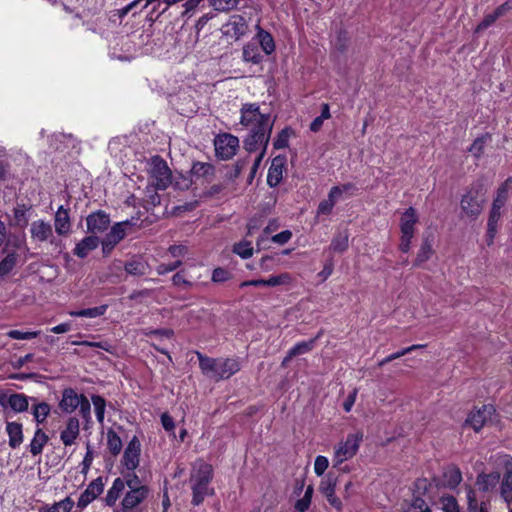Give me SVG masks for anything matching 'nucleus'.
I'll return each mask as SVG.
<instances>
[{
    "instance_id": "obj_48",
    "label": "nucleus",
    "mask_w": 512,
    "mask_h": 512,
    "mask_svg": "<svg viewBox=\"0 0 512 512\" xmlns=\"http://www.w3.org/2000/svg\"><path fill=\"white\" fill-rule=\"evenodd\" d=\"M17 256L15 253L8 254L1 262H0V276H5L12 271L14 266L16 265Z\"/></svg>"
},
{
    "instance_id": "obj_25",
    "label": "nucleus",
    "mask_w": 512,
    "mask_h": 512,
    "mask_svg": "<svg viewBox=\"0 0 512 512\" xmlns=\"http://www.w3.org/2000/svg\"><path fill=\"white\" fill-rule=\"evenodd\" d=\"M99 245V238L96 236H87L83 238L74 248V254L79 258H85L91 251Z\"/></svg>"
},
{
    "instance_id": "obj_54",
    "label": "nucleus",
    "mask_w": 512,
    "mask_h": 512,
    "mask_svg": "<svg viewBox=\"0 0 512 512\" xmlns=\"http://www.w3.org/2000/svg\"><path fill=\"white\" fill-rule=\"evenodd\" d=\"M404 512H431L427 503L421 499L416 498L405 510Z\"/></svg>"
},
{
    "instance_id": "obj_18",
    "label": "nucleus",
    "mask_w": 512,
    "mask_h": 512,
    "mask_svg": "<svg viewBox=\"0 0 512 512\" xmlns=\"http://www.w3.org/2000/svg\"><path fill=\"white\" fill-rule=\"evenodd\" d=\"M286 164V157L278 155L273 158L271 166L268 170L267 184L270 187H276L282 180L283 170Z\"/></svg>"
},
{
    "instance_id": "obj_62",
    "label": "nucleus",
    "mask_w": 512,
    "mask_h": 512,
    "mask_svg": "<svg viewBox=\"0 0 512 512\" xmlns=\"http://www.w3.org/2000/svg\"><path fill=\"white\" fill-rule=\"evenodd\" d=\"M230 276V273L223 269V268H216L213 270L212 273V281L213 282H224L226 281Z\"/></svg>"
},
{
    "instance_id": "obj_24",
    "label": "nucleus",
    "mask_w": 512,
    "mask_h": 512,
    "mask_svg": "<svg viewBox=\"0 0 512 512\" xmlns=\"http://www.w3.org/2000/svg\"><path fill=\"white\" fill-rule=\"evenodd\" d=\"M191 174L197 179L211 181L215 175V167L208 162H194L191 168Z\"/></svg>"
},
{
    "instance_id": "obj_10",
    "label": "nucleus",
    "mask_w": 512,
    "mask_h": 512,
    "mask_svg": "<svg viewBox=\"0 0 512 512\" xmlns=\"http://www.w3.org/2000/svg\"><path fill=\"white\" fill-rule=\"evenodd\" d=\"M30 236L35 242L43 243L49 241L51 244H56L52 225L43 219L31 223Z\"/></svg>"
},
{
    "instance_id": "obj_30",
    "label": "nucleus",
    "mask_w": 512,
    "mask_h": 512,
    "mask_svg": "<svg viewBox=\"0 0 512 512\" xmlns=\"http://www.w3.org/2000/svg\"><path fill=\"white\" fill-rule=\"evenodd\" d=\"M500 496L510 506L512 502V469H507L500 483Z\"/></svg>"
},
{
    "instance_id": "obj_26",
    "label": "nucleus",
    "mask_w": 512,
    "mask_h": 512,
    "mask_svg": "<svg viewBox=\"0 0 512 512\" xmlns=\"http://www.w3.org/2000/svg\"><path fill=\"white\" fill-rule=\"evenodd\" d=\"M500 478L501 476L499 472H491L488 474L481 473L476 479V484L479 486L481 491L488 492L496 487L500 481Z\"/></svg>"
},
{
    "instance_id": "obj_22",
    "label": "nucleus",
    "mask_w": 512,
    "mask_h": 512,
    "mask_svg": "<svg viewBox=\"0 0 512 512\" xmlns=\"http://www.w3.org/2000/svg\"><path fill=\"white\" fill-rule=\"evenodd\" d=\"M225 27L227 34L232 35L235 38H239L246 33L247 23L242 15L235 14L229 18Z\"/></svg>"
},
{
    "instance_id": "obj_32",
    "label": "nucleus",
    "mask_w": 512,
    "mask_h": 512,
    "mask_svg": "<svg viewBox=\"0 0 512 512\" xmlns=\"http://www.w3.org/2000/svg\"><path fill=\"white\" fill-rule=\"evenodd\" d=\"M48 440H49V438L46 435V433L41 428H38L35 431L34 437L32 438V440L29 444L30 453L33 456L41 454L42 450H43L44 446L47 444Z\"/></svg>"
},
{
    "instance_id": "obj_9",
    "label": "nucleus",
    "mask_w": 512,
    "mask_h": 512,
    "mask_svg": "<svg viewBox=\"0 0 512 512\" xmlns=\"http://www.w3.org/2000/svg\"><path fill=\"white\" fill-rule=\"evenodd\" d=\"M147 486H140L129 490L121 502V508L116 512H141L140 504L148 497Z\"/></svg>"
},
{
    "instance_id": "obj_23",
    "label": "nucleus",
    "mask_w": 512,
    "mask_h": 512,
    "mask_svg": "<svg viewBox=\"0 0 512 512\" xmlns=\"http://www.w3.org/2000/svg\"><path fill=\"white\" fill-rule=\"evenodd\" d=\"M6 432L9 437L8 444L12 449L18 448L24 440L22 424L18 422H7Z\"/></svg>"
},
{
    "instance_id": "obj_51",
    "label": "nucleus",
    "mask_w": 512,
    "mask_h": 512,
    "mask_svg": "<svg viewBox=\"0 0 512 512\" xmlns=\"http://www.w3.org/2000/svg\"><path fill=\"white\" fill-rule=\"evenodd\" d=\"M431 254H432L431 245L427 241H425L421 245V247L417 253V257L415 259V265L418 266V265H421L422 263H424L425 261H427L430 258Z\"/></svg>"
},
{
    "instance_id": "obj_15",
    "label": "nucleus",
    "mask_w": 512,
    "mask_h": 512,
    "mask_svg": "<svg viewBox=\"0 0 512 512\" xmlns=\"http://www.w3.org/2000/svg\"><path fill=\"white\" fill-rule=\"evenodd\" d=\"M55 232L59 236H68L71 233L72 222L69 209L63 205L59 206L54 216Z\"/></svg>"
},
{
    "instance_id": "obj_58",
    "label": "nucleus",
    "mask_w": 512,
    "mask_h": 512,
    "mask_svg": "<svg viewBox=\"0 0 512 512\" xmlns=\"http://www.w3.org/2000/svg\"><path fill=\"white\" fill-rule=\"evenodd\" d=\"M498 18L496 17L495 13H489L484 16L482 21L477 25L476 31H483L486 30L488 27L493 25Z\"/></svg>"
},
{
    "instance_id": "obj_37",
    "label": "nucleus",
    "mask_w": 512,
    "mask_h": 512,
    "mask_svg": "<svg viewBox=\"0 0 512 512\" xmlns=\"http://www.w3.org/2000/svg\"><path fill=\"white\" fill-rule=\"evenodd\" d=\"M122 440L119 435L112 429L107 431V447L114 456L118 455L122 450Z\"/></svg>"
},
{
    "instance_id": "obj_29",
    "label": "nucleus",
    "mask_w": 512,
    "mask_h": 512,
    "mask_svg": "<svg viewBox=\"0 0 512 512\" xmlns=\"http://www.w3.org/2000/svg\"><path fill=\"white\" fill-rule=\"evenodd\" d=\"M323 335V331H319L317 335L307 341H301L297 344H295L290 350H289V357H295L298 355H302L305 353H308L313 350L315 347L316 341Z\"/></svg>"
},
{
    "instance_id": "obj_4",
    "label": "nucleus",
    "mask_w": 512,
    "mask_h": 512,
    "mask_svg": "<svg viewBox=\"0 0 512 512\" xmlns=\"http://www.w3.org/2000/svg\"><path fill=\"white\" fill-rule=\"evenodd\" d=\"M149 174L156 190H165L172 183L171 170L167 162L160 156L152 157Z\"/></svg>"
},
{
    "instance_id": "obj_16",
    "label": "nucleus",
    "mask_w": 512,
    "mask_h": 512,
    "mask_svg": "<svg viewBox=\"0 0 512 512\" xmlns=\"http://www.w3.org/2000/svg\"><path fill=\"white\" fill-rule=\"evenodd\" d=\"M336 489V478L328 475L324 478L319 486L320 492L326 497L329 504L334 507L337 511L342 509L341 500L335 495Z\"/></svg>"
},
{
    "instance_id": "obj_52",
    "label": "nucleus",
    "mask_w": 512,
    "mask_h": 512,
    "mask_svg": "<svg viewBox=\"0 0 512 512\" xmlns=\"http://www.w3.org/2000/svg\"><path fill=\"white\" fill-rule=\"evenodd\" d=\"M291 135V130L289 128H284L281 130V132L277 135L273 146L275 149H283L288 147L289 138Z\"/></svg>"
},
{
    "instance_id": "obj_38",
    "label": "nucleus",
    "mask_w": 512,
    "mask_h": 512,
    "mask_svg": "<svg viewBox=\"0 0 512 512\" xmlns=\"http://www.w3.org/2000/svg\"><path fill=\"white\" fill-rule=\"evenodd\" d=\"M293 282V277L290 273L284 272L278 275H272L268 279H266V284L268 287H277V286H289Z\"/></svg>"
},
{
    "instance_id": "obj_56",
    "label": "nucleus",
    "mask_w": 512,
    "mask_h": 512,
    "mask_svg": "<svg viewBox=\"0 0 512 512\" xmlns=\"http://www.w3.org/2000/svg\"><path fill=\"white\" fill-rule=\"evenodd\" d=\"M329 466V461L325 456H317L314 462V472L317 476H321L324 474L326 469Z\"/></svg>"
},
{
    "instance_id": "obj_44",
    "label": "nucleus",
    "mask_w": 512,
    "mask_h": 512,
    "mask_svg": "<svg viewBox=\"0 0 512 512\" xmlns=\"http://www.w3.org/2000/svg\"><path fill=\"white\" fill-rule=\"evenodd\" d=\"M238 0H209V5L218 12H228L236 8Z\"/></svg>"
},
{
    "instance_id": "obj_28",
    "label": "nucleus",
    "mask_w": 512,
    "mask_h": 512,
    "mask_svg": "<svg viewBox=\"0 0 512 512\" xmlns=\"http://www.w3.org/2000/svg\"><path fill=\"white\" fill-rule=\"evenodd\" d=\"M125 489V481L124 479L122 478H116L113 483H112V486L109 488V490L107 491V494L105 496V503L107 506H114L117 502V500L119 499L120 495L122 494V492L124 491Z\"/></svg>"
},
{
    "instance_id": "obj_45",
    "label": "nucleus",
    "mask_w": 512,
    "mask_h": 512,
    "mask_svg": "<svg viewBox=\"0 0 512 512\" xmlns=\"http://www.w3.org/2000/svg\"><path fill=\"white\" fill-rule=\"evenodd\" d=\"M91 399H92V403L94 405L97 421L102 423L104 420V415H105V407H106L105 399L99 395H93Z\"/></svg>"
},
{
    "instance_id": "obj_47",
    "label": "nucleus",
    "mask_w": 512,
    "mask_h": 512,
    "mask_svg": "<svg viewBox=\"0 0 512 512\" xmlns=\"http://www.w3.org/2000/svg\"><path fill=\"white\" fill-rule=\"evenodd\" d=\"M260 45L266 54H271L275 50V43L272 36L265 31H261L258 34Z\"/></svg>"
},
{
    "instance_id": "obj_12",
    "label": "nucleus",
    "mask_w": 512,
    "mask_h": 512,
    "mask_svg": "<svg viewBox=\"0 0 512 512\" xmlns=\"http://www.w3.org/2000/svg\"><path fill=\"white\" fill-rule=\"evenodd\" d=\"M494 412L495 409L492 405H483L469 413L465 424L472 427L475 432H479Z\"/></svg>"
},
{
    "instance_id": "obj_60",
    "label": "nucleus",
    "mask_w": 512,
    "mask_h": 512,
    "mask_svg": "<svg viewBox=\"0 0 512 512\" xmlns=\"http://www.w3.org/2000/svg\"><path fill=\"white\" fill-rule=\"evenodd\" d=\"M423 347H425V345H423V344H414V345H411L409 347L403 348V349H401V350H399V351H397L395 353H392V354H390L388 356H389L390 360L393 361V360L398 359V358H400V357H402V356H404V355H406V354H408V353H410V352H412V351H414L416 349H420V348H423Z\"/></svg>"
},
{
    "instance_id": "obj_31",
    "label": "nucleus",
    "mask_w": 512,
    "mask_h": 512,
    "mask_svg": "<svg viewBox=\"0 0 512 512\" xmlns=\"http://www.w3.org/2000/svg\"><path fill=\"white\" fill-rule=\"evenodd\" d=\"M149 268L148 263L141 258H134L124 266V270L132 276H143L148 273Z\"/></svg>"
},
{
    "instance_id": "obj_49",
    "label": "nucleus",
    "mask_w": 512,
    "mask_h": 512,
    "mask_svg": "<svg viewBox=\"0 0 512 512\" xmlns=\"http://www.w3.org/2000/svg\"><path fill=\"white\" fill-rule=\"evenodd\" d=\"M94 460V451L90 443L86 444V454L81 462V473L87 475Z\"/></svg>"
},
{
    "instance_id": "obj_3",
    "label": "nucleus",
    "mask_w": 512,
    "mask_h": 512,
    "mask_svg": "<svg viewBox=\"0 0 512 512\" xmlns=\"http://www.w3.org/2000/svg\"><path fill=\"white\" fill-rule=\"evenodd\" d=\"M363 439V433L358 431L347 435L346 440L340 442L334 451V466L342 464L344 461L353 458L359 450Z\"/></svg>"
},
{
    "instance_id": "obj_21",
    "label": "nucleus",
    "mask_w": 512,
    "mask_h": 512,
    "mask_svg": "<svg viewBox=\"0 0 512 512\" xmlns=\"http://www.w3.org/2000/svg\"><path fill=\"white\" fill-rule=\"evenodd\" d=\"M1 405L11 408L16 413L24 412L28 409V397L24 394L14 393L7 397L6 400L0 398Z\"/></svg>"
},
{
    "instance_id": "obj_39",
    "label": "nucleus",
    "mask_w": 512,
    "mask_h": 512,
    "mask_svg": "<svg viewBox=\"0 0 512 512\" xmlns=\"http://www.w3.org/2000/svg\"><path fill=\"white\" fill-rule=\"evenodd\" d=\"M512 183V177L507 178L501 186L497 189L496 197L493 200V205L503 207L508 199L509 185Z\"/></svg>"
},
{
    "instance_id": "obj_50",
    "label": "nucleus",
    "mask_w": 512,
    "mask_h": 512,
    "mask_svg": "<svg viewBox=\"0 0 512 512\" xmlns=\"http://www.w3.org/2000/svg\"><path fill=\"white\" fill-rule=\"evenodd\" d=\"M26 212L27 209L24 205L17 206L13 210L15 224L21 228H24L28 224Z\"/></svg>"
},
{
    "instance_id": "obj_61",
    "label": "nucleus",
    "mask_w": 512,
    "mask_h": 512,
    "mask_svg": "<svg viewBox=\"0 0 512 512\" xmlns=\"http://www.w3.org/2000/svg\"><path fill=\"white\" fill-rule=\"evenodd\" d=\"M462 481V474L457 466L450 465V488L457 486Z\"/></svg>"
},
{
    "instance_id": "obj_53",
    "label": "nucleus",
    "mask_w": 512,
    "mask_h": 512,
    "mask_svg": "<svg viewBox=\"0 0 512 512\" xmlns=\"http://www.w3.org/2000/svg\"><path fill=\"white\" fill-rule=\"evenodd\" d=\"M40 334L39 331H28V332H22L19 330H10L7 332V336L12 339L17 340H29L36 338Z\"/></svg>"
},
{
    "instance_id": "obj_46",
    "label": "nucleus",
    "mask_w": 512,
    "mask_h": 512,
    "mask_svg": "<svg viewBox=\"0 0 512 512\" xmlns=\"http://www.w3.org/2000/svg\"><path fill=\"white\" fill-rule=\"evenodd\" d=\"M233 252L243 259L250 258L253 255V247L248 241H241L234 245Z\"/></svg>"
},
{
    "instance_id": "obj_2",
    "label": "nucleus",
    "mask_w": 512,
    "mask_h": 512,
    "mask_svg": "<svg viewBox=\"0 0 512 512\" xmlns=\"http://www.w3.org/2000/svg\"><path fill=\"white\" fill-rule=\"evenodd\" d=\"M196 355L201 372L214 381L228 379L241 368L236 358H211L200 352H197Z\"/></svg>"
},
{
    "instance_id": "obj_13",
    "label": "nucleus",
    "mask_w": 512,
    "mask_h": 512,
    "mask_svg": "<svg viewBox=\"0 0 512 512\" xmlns=\"http://www.w3.org/2000/svg\"><path fill=\"white\" fill-rule=\"evenodd\" d=\"M141 452V444L136 436H134L128 443L127 447L124 450L122 464L123 466L129 470L134 471L139 465Z\"/></svg>"
},
{
    "instance_id": "obj_43",
    "label": "nucleus",
    "mask_w": 512,
    "mask_h": 512,
    "mask_svg": "<svg viewBox=\"0 0 512 512\" xmlns=\"http://www.w3.org/2000/svg\"><path fill=\"white\" fill-rule=\"evenodd\" d=\"M262 59L259 49L254 44H248L243 48V60L253 64H258Z\"/></svg>"
},
{
    "instance_id": "obj_6",
    "label": "nucleus",
    "mask_w": 512,
    "mask_h": 512,
    "mask_svg": "<svg viewBox=\"0 0 512 512\" xmlns=\"http://www.w3.org/2000/svg\"><path fill=\"white\" fill-rule=\"evenodd\" d=\"M272 129V124H266L265 128H252L250 134L244 140L246 151L249 153L256 151L266 153Z\"/></svg>"
},
{
    "instance_id": "obj_36",
    "label": "nucleus",
    "mask_w": 512,
    "mask_h": 512,
    "mask_svg": "<svg viewBox=\"0 0 512 512\" xmlns=\"http://www.w3.org/2000/svg\"><path fill=\"white\" fill-rule=\"evenodd\" d=\"M107 305H101L93 308L82 309L78 311H70L69 315L73 317L96 318L105 314Z\"/></svg>"
},
{
    "instance_id": "obj_34",
    "label": "nucleus",
    "mask_w": 512,
    "mask_h": 512,
    "mask_svg": "<svg viewBox=\"0 0 512 512\" xmlns=\"http://www.w3.org/2000/svg\"><path fill=\"white\" fill-rule=\"evenodd\" d=\"M128 224H130L129 221L116 223L112 226L111 230L106 234L104 239L117 245L125 237L126 231L124 226Z\"/></svg>"
},
{
    "instance_id": "obj_5",
    "label": "nucleus",
    "mask_w": 512,
    "mask_h": 512,
    "mask_svg": "<svg viewBox=\"0 0 512 512\" xmlns=\"http://www.w3.org/2000/svg\"><path fill=\"white\" fill-rule=\"evenodd\" d=\"M240 123L243 126L252 128H265L266 124H274V120L269 114L260 112L257 104H245L241 108Z\"/></svg>"
},
{
    "instance_id": "obj_35",
    "label": "nucleus",
    "mask_w": 512,
    "mask_h": 512,
    "mask_svg": "<svg viewBox=\"0 0 512 512\" xmlns=\"http://www.w3.org/2000/svg\"><path fill=\"white\" fill-rule=\"evenodd\" d=\"M74 501L71 497L67 496L63 500L56 502L52 505H46L41 509V512H70L74 507Z\"/></svg>"
},
{
    "instance_id": "obj_11",
    "label": "nucleus",
    "mask_w": 512,
    "mask_h": 512,
    "mask_svg": "<svg viewBox=\"0 0 512 512\" xmlns=\"http://www.w3.org/2000/svg\"><path fill=\"white\" fill-rule=\"evenodd\" d=\"M104 487L105 483L102 477H97L96 479L92 480L88 484L87 488L81 493L77 501V507L81 510L86 508L103 493Z\"/></svg>"
},
{
    "instance_id": "obj_63",
    "label": "nucleus",
    "mask_w": 512,
    "mask_h": 512,
    "mask_svg": "<svg viewBox=\"0 0 512 512\" xmlns=\"http://www.w3.org/2000/svg\"><path fill=\"white\" fill-rule=\"evenodd\" d=\"M172 283L175 286H184L186 288L192 286V283L185 278L183 271L177 272L176 274L173 275Z\"/></svg>"
},
{
    "instance_id": "obj_55",
    "label": "nucleus",
    "mask_w": 512,
    "mask_h": 512,
    "mask_svg": "<svg viewBox=\"0 0 512 512\" xmlns=\"http://www.w3.org/2000/svg\"><path fill=\"white\" fill-rule=\"evenodd\" d=\"M466 497L469 512H479V506L476 499L475 491L471 487L466 488Z\"/></svg>"
},
{
    "instance_id": "obj_57",
    "label": "nucleus",
    "mask_w": 512,
    "mask_h": 512,
    "mask_svg": "<svg viewBox=\"0 0 512 512\" xmlns=\"http://www.w3.org/2000/svg\"><path fill=\"white\" fill-rule=\"evenodd\" d=\"M182 265L181 260H176L169 264H160L157 266L156 271L159 275H164L166 273L172 272L176 269H178Z\"/></svg>"
},
{
    "instance_id": "obj_33",
    "label": "nucleus",
    "mask_w": 512,
    "mask_h": 512,
    "mask_svg": "<svg viewBox=\"0 0 512 512\" xmlns=\"http://www.w3.org/2000/svg\"><path fill=\"white\" fill-rule=\"evenodd\" d=\"M339 193L336 189H330L328 193V198L322 200L317 208V214L318 215H329L335 204L339 201V199L336 197V195Z\"/></svg>"
},
{
    "instance_id": "obj_40",
    "label": "nucleus",
    "mask_w": 512,
    "mask_h": 512,
    "mask_svg": "<svg viewBox=\"0 0 512 512\" xmlns=\"http://www.w3.org/2000/svg\"><path fill=\"white\" fill-rule=\"evenodd\" d=\"M501 208L502 207H499L498 205L492 204L488 223H487L488 234L491 238H493L496 233L497 223L501 217Z\"/></svg>"
},
{
    "instance_id": "obj_59",
    "label": "nucleus",
    "mask_w": 512,
    "mask_h": 512,
    "mask_svg": "<svg viewBox=\"0 0 512 512\" xmlns=\"http://www.w3.org/2000/svg\"><path fill=\"white\" fill-rule=\"evenodd\" d=\"M73 345H79V346H87V347H94V348H100L105 351L110 350V344L106 341L103 342H92V341H73Z\"/></svg>"
},
{
    "instance_id": "obj_8",
    "label": "nucleus",
    "mask_w": 512,
    "mask_h": 512,
    "mask_svg": "<svg viewBox=\"0 0 512 512\" xmlns=\"http://www.w3.org/2000/svg\"><path fill=\"white\" fill-rule=\"evenodd\" d=\"M216 156L222 160L231 159L239 148V139L229 133L219 134L214 140Z\"/></svg>"
},
{
    "instance_id": "obj_20",
    "label": "nucleus",
    "mask_w": 512,
    "mask_h": 512,
    "mask_svg": "<svg viewBox=\"0 0 512 512\" xmlns=\"http://www.w3.org/2000/svg\"><path fill=\"white\" fill-rule=\"evenodd\" d=\"M417 221L418 216L416 210L413 207L406 209L400 219L401 234L406 236H414V227Z\"/></svg>"
},
{
    "instance_id": "obj_19",
    "label": "nucleus",
    "mask_w": 512,
    "mask_h": 512,
    "mask_svg": "<svg viewBox=\"0 0 512 512\" xmlns=\"http://www.w3.org/2000/svg\"><path fill=\"white\" fill-rule=\"evenodd\" d=\"M82 395H78L74 389L66 388L62 392V398L59 402L60 409L65 413L74 412L81 404Z\"/></svg>"
},
{
    "instance_id": "obj_64",
    "label": "nucleus",
    "mask_w": 512,
    "mask_h": 512,
    "mask_svg": "<svg viewBox=\"0 0 512 512\" xmlns=\"http://www.w3.org/2000/svg\"><path fill=\"white\" fill-rule=\"evenodd\" d=\"M512 10V0H507L502 5L498 6L493 12L496 17L499 19L505 16L509 11Z\"/></svg>"
},
{
    "instance_id": "obj_1",
    "label": "nucleus",
    "mask_w": 512,
    "mask_h": 512,
    "mask_svg": "<svg viewBox=\"0 0 512 512\" xmlns=\"http://www.w3.org/2000/svg\"><path fill=\"white\" fill-rule=\"evenodd\" d=\"M213 478L212 466L203 460L196 461L191 469L189 485L192 490V501L194 506L200 505L206 496L214 493L210 483Z\"/></svg>"
},
{
    "instance_id": "obj_27",
    "label": "nucleus",
    "mask_w": 512,
    "mask_h": 512,
    "mask_svg": "<svg viewBox=\"0 0 512 512\" xmlns=\"http://www.w3.org/2000/svg\"><path fill=\"white\" fill-rule=\"evenodd\" d=\"M349 247V233L348 230L338 231L332 238L329 245V250L334 253H343Z\"/></svg>"
},
{
    "instance_id": "obj_41",
    "label": "nucleus",
    "mask_w": 512,
    "mask_h": 512,
    "mask_svg": "<svg viewBox=\"0 0 512 512\" xmlns=\"http://www.w3.org/2000/svg\"><path fill=\"white\" fill-rule=\"evenodd\" d=\"M51 407L46 402H41L33 406L32 414L38 424L44 423L50 414Z\"/></svg>"
},
{
    "instance_id": "obj_14",
    "label": "nucleus",
    "mask_w": 512,
    "mask_h": 512,
    "mask_svg": "<svg viewBox=\"0 0 512 512\" xmlns=\"http://www.w3.org/2000/svg\"><path fill=\"white\" fill-rule=\"evenodd\" d=\"M80 435V421L77 417H69L62 430L60 431V440L64 446L75 444Z\"/></svg>"
},
{
    "instance_id": "obj_42",
    "label": "nucleus",
    "mask_w": 512,
    "mask_h": 512,
    "mask_svg": "<svg viewBox=\"0 0 512 512\" xmlns=\"http://www.w3.org/2000/svg\"><path fill=\"white\" fill-rule=\"evenodd\" d=\"M491 139L490 135L485 134L482 135L474 140V142L469 147V152L472 153V155L475 158H480L484 152V147L487 144V142Z\"/></svg>"
},
{
    "instance_id": "obj_7",
    "label": "nucleus",
    "mask_w": 512,
    "mask_h": 512,
    "mask_svg": "<svg viewBox=\"0 0 512 512\" xmlns=\"http://www.w3.org/2000/svg\"><path fill=\"white\" fill-rule=\"evenodd\" d=\"M484 202L485 197L482 185L477 184L463 196L461 207L468 216L476 217L481 213Z\"/></svg>"
},
{
    "instance_id": "obj_17",
    "label": "nucleus",
    "mask_w": 512,
    "mask_h": 512,
    "mask_svg": "<svg viewBox=\"0 0 512 512\" xmlns=\"http://www.w3.org/2000/svg\"><path fill=\"white\" fill-rule=\"evenodd\" d=\"M86 223L89 232L94 234L101 233L108 228L110 224V218L109 215L105 212L97 211L88 215L86 218Z\"/></svg>"
}]
</instances>
